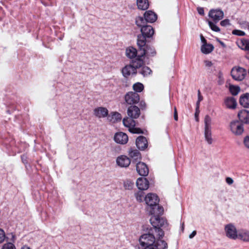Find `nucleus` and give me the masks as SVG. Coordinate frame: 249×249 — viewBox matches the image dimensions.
I'll return each mask as SVG.
<instances>
[{
	"label": "nucleus",
	"instance_id": "26",
	"mask_svg": "<svg viewBox=\"0 0 249 249\" xmlns=\"http://www.w3.org/2000/svg\"><path fill=\"white\" fill-rule=\"evenodd\" d=\"M107 119L112 123H115L121 121L122 116L121 114L118 112H113L111 113V115L108 116Z\"/></svg>",
	"mask_w": 249,
	"mask_h": 249
},
{
	"label": "nucleus",
	"instance_id": "35",
	"mask_svg": "<svg viewBox=\"0 0 249 249\" xmlns=\"http://www.w3.org/2000/svg\"><path fill=\"white\" fill-rule=\"evenodd\" d=\"M144 87L143 85L139 82L136 83L134 84L133 86V89L135 92H140L142 91Z\"/></svg>",
	"mask_w": 249,
	"mask_h": 249
},
{
	"label": "nucleus",
	"instance_id": "50",
	"mask_svg": "<svg viewBox=\"0 0 249 249\" xmlns=\"http://www.w3.org/2000/svg\"><path fill=\"white\" fill-rule=\"evenodd\" d=\"M198 13L202 16L204 15V9L202 7H198L197 9Z\"/></svg>",
	"mask_w": 249,
	"mask_h": 249
},
{
	"label": "nucleus",
	"instance_id": "46",
	"mask_svg": "<svg viewBox=\"0 0 249 249\" xmlns=\"http://www.w3.org/2000/svg\"><path fill=\"white\" fill-rule=\"evenodd\" d=\"M5 233L3 230L0 229V243H2L5 239Z\"/></svg>",
	"mask_w": 249,
	"mask_h": 249
},
{
	"label": "nucleus",
	"instance_id": "1",
	"mask_svg": "<svg viewBox=\"0 0 249 249\" xmlns=\"http://www.w3.org/2000/svg\"><path fill=\"white\" fill-rule=\"evenodd\" d=\"M144 199L148 206L147 209L150 214L163 213V209L159 205L160 200L157 195L149 193L145 196Z\"/></svg>",
	"mask_w": 249,
	"mask_h": 249
},
{
	"label": "nucleus",
	"instance_id": "20",
	"mask_svg": "<svg viewBox=\"0 0 249 249\" xmlns=\"http://www.w3.org/2000/svg\"><path fill=\"white\" fill-rule=\"evenodd\" d=\"M94 115L98 118H104L108 115V110L104 107H98L95 108L94 110Z\"/></svg>",
	"mask_w": 249,
	"mask_h": 249
},
{
	"label": "nucleus",
	"instance_id": "16",
	"mask_svg": "<svg viewBox=\"0 0 249 249\" xmlns=\"http://www.w3.org/2000/svg\"><path fill=\"white\" fill-rule=\"evenodd\" d=\"M116 162L121 167H127L130 164V160L127 156L121 155L117 158Z\"/></svg>",
	"mask_w": 249,
	"mask_h": 249
},
{
	"label": "nucleus",
	"instance_id": "31",
	"mask_svg": "<svg viewBox=\"0 0 249 249\" xmlns=\"http://www.w3.org/2000/svg\"><path fill=\"white\" fill-rule=\"evenodd\" d=\"M148 22L147 20H146V18L144 17V18L142 17H138L136 18L135 23L139 27L142 28V27L145 26V24Z\"/></svg>",
	"mask_w": 249,
	"mask_h": 249
},
{
	"label": "nucleus",
	"instance_id": "39",
	"mask_svg": "<svg viewBox=\"0 0 249 249\" xmlns=\"http://www.w3.org/2000/svg\"><path fill=\"white\" fill-rule=\"evenodd\" d=\"M208 23L210 27L213 31L216 32H218L220 31L219 28L215 25L216 23L213 21L208 20Z\"/></svg>",
	"mask_w": 249,
	"mask_h": 249
},
{
	"label": "nucleus",
	"instance_id": "52",
	"mask_svg": "<svg viewBox=\"0 0 249 249\" xmlns=\"http://www.w3.org/2000/svg\"><path fill=\"white\" fill-rule=\"evenodd\" d=\"M204 64L206 66L210 67L213 65V63L211 61L209 60H205Z\"/></svg>",
	"mask_w": 249,
	"mask_h": 249
},
{
	"label": "nucleus",
	"instance_id": "29",
	"mask_svg": "<svg viewBox=\"0 0 249 249\" xmlns=\"http://www.w3.org/2000/svg\"><path fill=\"white\" fill-rule=\"evenodd\" d=\"M214 47L211 44H203L201 47V52L204 54L211 53L213 50Z\"/></svg>",
	"mask_w": 249,
	"mask_h": 249
},
{
	"label": "nucleus",
	"instance_id": "24",
	"mask_svg": "<svg viewBox=\"0 0 249 249\" xmlns=\"http://www.w3.org/2000/svg\"><path fill=\"white\" fill-rule=\"evenodd\" d=\"M225 106L229 108L234 109L237 105L236 101L232 97H227L225 99Z\"/></svg>",
	"mask_w": 249,
	"mask_h": 249
},
{
	"label": "nucleus",
	"instance_id": "53",
	"mask_svg": "<svg viewBox=\"0 0 249 249\" xmlns=\"http://www.w3.org/2000/svg\"><path fill=\"white\" fill-rule=\"evenodd\" d=\"M140 107L142 109H145L146 107V104L143 101H141L140 103Z\"/></svg>",
	"mask_w": 249,
	"mask_h": 249
},
{
	"label": "nucleus",
	"instance_id": "8",
	"mask_svg": "<svg viewBox=\"0 0 249 249\" xmlns=\"http://www.w3.org/2000/svg\"><path fill=\"white\" fill-rule=\"evenodd\" d=\"M208 16L212 21L216 23L223 18L224 13L220 9H213L209 11Z\"/></svg>",
	"mask_w": 249,
	"mask_h": 249
},
{
	"label": "nucleus",
	"instance_id": "32",
	"mask_svg": "<svg viewBox=\"0 0 249 249\" xmlns=\"http://www.w3.org/2000/svg\"><path fill=\"white\" fill-rule=\"evenodd\" d=\"M238 46L242 50L249 51V40L243 39L239 43Z\"/></svg>",
	"mask_w": 249,
	"mask_h": 249
},
{
	"label": "nucleus",
	"instance_id": "38",
	"mask_svg": "<svg viewBox=\"0 0 249 249\" xmlns=\"http://www.w3.org/2000/svg\"><path fill=\"white\" fill-rule=\"evenodd\" d=\"M134 186V182L130 180H126L124 182V187L125 189L131 190Z\"/></svg>",
	"mask_w": 249,
	"mask_h": 249
},
{
	"label": "nucleus",
	"instance_id": "62",
	"mask_svg": "<svg viewBox=\"0 0 249 249\" xmlns=\"http://www.w3.org/2000/svg\"><path fill=\"white\" fill-rule=\"evenodd\" d=\"M184 223H182V226H181V229H182V230L183 231L184 230Z\"/></svg>",
	"mask_w": 249,
	"mask_h": 249
},
{
	"label": "nucleus",
	"instance_id": "13",
	"mask_svg": "<svg viewBox=\"0 0 249 249\" xmlns=\"http://www.w3.org/2000/svg\"><path fill=\"white\" fill-rule=\"evenodd\" d=\"M114 140L118 143L124 144L127 142L128 137L125 133L119 132L115 134Z\"/></svg>",
	"mask_w": 249,
	"mask_h": 249
},
{
	"label": "nucleus",
	"instance_id": "51",
	"mask_svg": "<svg viewBox=\"0 0 249 249\" xmlns=\"http://www.w3.org/2000/svg\"><path fill=\"white\" fill-rule=\"evenodd\" d=\"M226 182L228 184H230V185L232 184L233 182V179L231 178H230V177L227 178H226Z\"/></svg>",
	"mask_w": 249,
	"mask_h": 249
},
{
	"label": "nucleus",
	"instance_id": "30",
	"mask_svg": "<svg viewBox=\"0 0 249 249\" xmlns=\"http://www.w3.org/2000/svg\"><path fill=\"white\" fill-rule=\"evenodd\" d=\"M129 155L135 160H140L141 159V155L140 152L137 149L131 148L129 151Z\"/></svg>",
	"mask_w": 249,
	"mask_h": 249
},
{
	"label": "nucleus",
	"instance_id": "45",
	"mask_svg": "<svg viewBox=\"0 0 249 249\" xmlns=\"http://www.w3.org/2000/svg\"><path fill=\"white\" fill-rule=\"evenodd\" d=\"M220 25L222 26H224V27L227 26L228 25H230V23L229 19H224L223 20H222L220 22Z\"/></svg>",
	"mask_w": 249,
	"mask_h": 249
},
{
	"label": "nucleus",
	"instance_id": "27",
	"mask_svg": "<svg viewBox=\"0 0 249 249\" xmlns=\"http://www.w3.org/2000/svg\"><path fill=\"white\" fill-rule=\"evenodd\" d=\"M238 237L244 241L249 242V231H240L238 234Z\"/></svg>",
	"mask_w": 249,
	"mask_h": 249
},
{
	"label": "nucleus",
	"instance_id": "22",
	"mask_svg": "<svg viewBox=\"0 0 249 249\" xmlns=\"http://www.w3.org/2000/svg\"><path fill=\"white\" fill-rule=\"evenodd\" d=\"M239 103L245 108H249V93H246L241 95L239 99Z\"/></svg>",
	"mask_w": 249,
	"mask_h": 249
},
{
	"label": "nucleus",
	"instance_id": "36",
	"mask_svg": "<svg viewBox=\"0 0 249 249\" xmlns=\"http://www.w3.org/2000/svg\"><path fill=\"white\" fill-rule=\"evenodd\" d=\"M229 90L231 94L235 96L238 94L240 90V89L238 86L231 85L229 88Z\"/></svg>",
	"mask_w": 249,
	"mask_h": 249
},
{
	"label": "nucleus",
	"instance_id": "40",
	"mask_svg": "<svg viewBox=\"0 0 249 249\" xmlns=\"http://www.w3.org/2000/svg\"><path fill=\"white\" fill-rule=\"evenodd\" d=\"M129 131L133 134H142L143 133L142 130L138 127L133 126L131 128L129 129Z\"/></svg>",
	"mask_w": 249,
	"mask_h": 249
},
{
	"label": "nucleus",
	"instance_id": "7",
	"mask_svg": "<svg viewBox=\"0 0 249 249\" xmlns=\"http://www.w3.org/2000/svg\"><path fill=\"white\" fill-rule=\"evenodd\" d=\"M139 47V53H138V58L140 59H142V57H143L145 55H147L148 56H154L156 53V51L155 49L150 46H149L146 44V42H145V45H143L142 47Z\"/></svg>",
	"mask_w": 249,
	"mask_h": 249
},
{
	"label": "nucleus",
	"instance_id": "63",
	"mask_svg": "<svg viewBox=\"0 0 249 249\" xmlns=\"http://www.w3.org/2000/svg\"><path fill=\"white\" fill-rule=\"evenodd\" d=\"M199 103H200V102H198V101H197V103H196L197 106L198 107V106H199Z\"/></svg>",
	"mask_w": 249,
	"mask_h": 249
},
{
	"label": "nucleus",
	"instance_id": "59",
	"mask_svg": "<svg viewBox=\"0 0 249 249\" xmlns=\"http://www.w3.org/2000/svg\"><path fill=\"white\" fill-rule=\"evenodd\" d=\"M21 249H31L30 248L26 245L22 247Z\"/></svg>",
	"mask_w": 249,
	"mask_h": 249
},
{
	"label": "nucleus",
	"instance_id": "57",
	"mask_svg": "<svg viewBox=\"0 0 249 249\" xmlns=\"http://www.w3.org/2000/svg\"><path fill=\"white\" fill-rule=\"evenodd\" d=\"M10 235H11V237H12L11 240H12L13 242H14V241H15V238H16V236H15V235L14 234H13V233H11V234H10Z\"/></svg>",
	"mask_w": 249,
	"mask_h": 249
},
{
	"label": "nucleus",
	"instance_id": "56",
	"mask_svg": "<svg viewBox=\"0 0 249 249\" xmlns=\"http://www.w3.org/2000/svg\"><path fill=\"white\" fill-rule=\"evenodd\" d=\"M201 40L203 43V44H207V40L202 35H201Z\"/></svg>",
	"mask_w": 249,
	"mask_h": 249
},
{
	"label": "nucleus",
	"instance_id": "21",
	"mask_svg": "<svg viewBox=\"0 0 249 249\" xmlns=\"http://www.w3.org/2000/svg\"><path fill=\"white\" fill-rule=\"evenodd\" d=\"M139 50L137 51L135 48L133 47H129L126 49L125 54L126 56L130 58L133 59L138 58Z\"/></svg>",
	"mask_w": 249,
	"mask_h": 249
},
{
	"label": "nucleus",
	"instance_id": "15",
	"mask_svg": "<svg viewBox=\"0 0 249 249\" xmlns=\"http://www.w3.org/2000/svg\"><path fill=\"white\" fill-rule=\"evenodd\" d=\"M136 170L138 174L142 176H146L149 173V169L145 163L139 162L136 165Z\"/></svg>",
	"mask_w": 249,
	"mask_h": 249
},
{
	"label": "nucleus",
	"instance_id": "23",
	"mask_svg": "<svg viewBox=\"0 0 249 249\" xmlns=\"http://www.w3.org/2000/svg\"><path fill=\"white\" fill-rule=\"evenodd\" d=\"M144 17L147 21L150 23L155 22L157 19V15L152 11H147L144 13Z\"/></svg>",
	"mask_w": 249,
	"mask_h": 249
},
{
	"label": "nucleus",
	"instance_id": "14",
	"mask_svg": "<svg viewBox=\"0 0 249 249\" xmlns=\"http://www.w3.org/2000/svg\"><path fill=\"white\" fill-rule=\"evenodd\" d=\"M127 113L129 117L137 119L140 115V109L136 106H131L127 108Z\"/></svg>",
	"mask_w": 249,
	"mask_h": 249
},
{
	"label": "nucleus",
	"instance_id": "48",
	"mask_svg": "<svg viewBox=\"0 0 249 249\" xmlns=\"http://www.w3.org/2000/svg\"><path fill=\"white\" fill-rule=\"evenodd\" d=\"M21 159L22 162L26 164L27 163V157L26 155H22L21 156Z\"/></svg>",
	"mask_w": 249,
	"mask_h": 249
},
{
	"label": "nucleus",
	"instance_id": "4",
	"mask_svg": "<svg viewBox=\"0 0 249 249\" xmlns=\"http://www.w3.org/2000/svg\"><path fill=\"white\" fill-rule=\"evenodd\" d=\"M211 122V117L208 115H206L204 118V136L206 141L209 144L213 142Z\"/></svg>",
	"mask_w": 249,
	"mask_h": 249
},
{
	"label": "nucleus",
	"instance_id": "11",
	"mask_svg": "<svg viewBox=\"0 0 249 249\" xmlns=\"http://www.w3.org/2000/svg\"><path fill=\"white\" fill-rule=\"evenodd\" d=\"M225 230L227 237L231 239H236L238 238V234L236 228L232 224L225 226Z\"/></svg>",
	"mask_w": 249,
	"mask_h": 249
},
{
	"label": "nucleus",
	"instance_id": "34",
	"mask_svg": "<svg viewBox=\"0 0 249 249\" xmlns=\"http://www.w3.org/2000/svg\"><path fill=\"white\" fill-rule=\"evenodd\" d=\"M156 244L158 246V249H166L168 247L167 244L164 240L158 239L156 241Z\"/></svg>",
	"mask_w": 249,
	"mask_h": 249
},
{
	"label": "nucleus",
	"instance_id": "3",
	"mask_svg": "<svg viewBox=\"0 0 249 249\" xmlns=\"http://www.w3.org/2000/svg\"><path fill=\"white\" fill-rule=\"evenodd\" d=\"M141 35H139L137 37V45L142 47L143 45H145L146 39L152 36L154 31L151 26L145 25L141 28Z\"/></svg>",
	"mask_w": 249,
	"mask_h": 249
},
{
	"label": "nucleus",
	"instance_id": "6",
	"mask_svg": "<svg viewBox=\"0 0 249 249\" xmlns=\"http://www.w3.org/2000/svg\"><path fill=\"white\" fill-rule=\"evenodd\" d=\"M162 214H153V216L150 219V223L153 226V228L163 227L167 225V222L166 220L160 217V215Z\"/></svg>",
	"mask_w": 249,
	"mask_h": 249
},
{
	"label": "nucleus",
	"instance_id": "61",
	"mask_svg": "<svg viewBox=\"0 0 249 249\" xmlns=\"http://www.w3.org/2000/svg\"><path fill=\"white\" fill-rule=\"evenodd\" d=\"M246 57L249 60V53L246 55Z\"/></svg>",
	"mask_w": 249,
	"mask_h": 249
},
{
	"label": "nucleus",
	"instance_id": "19",
	"mask_svg": "<svg viewBox=\"0 0 249 249\" xmlns=\"http://www.w3.org/2000/svg\"><path fill=\"white\" fill-rule=\"evenodd\" d=\"M136 184L141 191L145 190L149 187V182L145 178H139L136 181Z\"/></svg>",
	"mask_w": 249,
	"mask_h": 249
},
{
	"label": "nucleus",
	"instance_id": "12",
	"mask_svg": "<svg viewBox=\"0 0 249 249\" xmlns=\"http://www.w3.org/2000/svg\"><path fill=\"white\" fill-rule=\"evenodd\" d=\"M230 128L232 132L236 135L241 134L244 131L243 125L237 121L231 122Z\"/></svg>",
	"mask_w": 249,
	"mask_h": 249
},
{
	"label": "nucleus",
	"instance_id": "41",
	"mask_svg": "<svg viewBox=\"0 0 249 249\" xmlns=\"http://www.w3.org/2000/svg\"><path fill=\"white\" fill-rule=\"evenodd\" d=\"M2 249H16L15 245L12 243H7L4 244Z\"/></svg>",
	"mask_w": 249,
	"mask_h": 249
},
{
	"label": "nucleus",
	"instance_id": "58",
	"mask_svg": "<svg viewBox=\"0 0 249 249\" xmlns=\"http://www.w3.org/2000/svg\"><path fill=\"white\" fill-rule=\"evenodd\" d=\"M198 113H197V110H196V113H195V117H196V120L197 121H198Z\"/></svg>",
	"mask_w": 249,
	"mask_h": 249
},
{
	"label": "nucleus",
	"instance_id": "28",
	"mask_svg": "<svg viewBox=\"0 0 249 249\" xmlns=\"http://www.w3.org/2000/svg\"><path fill=\"white\" fill-rule=\"evenodd\" d=\"M138 8L142 10H145L149 7L148 0H137Z\"/></svg>",
	"mask_w": 249,
	"mask_h": 249
},
{
	"label": "nucleus",
	"instance_id": "43",
	"mask_svg": "<svg viewBox=\"0 0 249 249\" xmlns=\"http://www.w3.org/2000/svg\"><path fill=\"white\" fill-rule=\"evenodd\" d=\"M232 34L238 36H244L246 35L244 31L239 30H233L232 32Z\"/></svg>",
	"mask_w": 249,
	"mask_h": 249
},
{
	"label": "nucleus",
	"instance_id": "17",
	"mask_svg": "<svg viewBox=\"0 0 249 249\" xmlns=\"http://www.w3.org/2000/svg\"><path fill=\"white\" fill-rule=\"evenodd\" d=\"M238 117L242 123L249 124V111L242 109L238 113Z\"/></svg>",
	"mask_w": 249,
	"mask_h": 249
},
{
	"label": "nucleus",
	"instance_id": "37",
	"mask_svg": "<svg viewBox=\"0 0 249 249\" xmlns=\"http://www.w3.org/2000/svg\"><path fill=\"white\" fill-rule=\"evenodd\" d=\"M156 234V236H158L159 239L162 238L164 236V232L163 230L160 228H155L152 230Z\"/></svg>",
	"mask_w": 249,
	"mask_h": 249
},
{
	"label": "nucleus",
	"instance_id": "10",
	"mask_svg": "<svg viewBox=\"0 0 249 249\" xmlns=\"http://www.w3.org/2000/svg\"><path fill=\"white\" fill-rule=\"evenodd\" d=\"M231 75L233 79L237 81H241L244 79L246 71L242 68H233L231 71Z\"/></svg>",
	"mask_w": 249,
	"mask_h": 249
},
{
	"label": "nucleus",
	"instance_id": "47",
	"mask_svg": "<svg viewBox=\"0 0 249 249\" xmlns=\"http://www.w3.org/2000/svg\"><path fill=\"white\" fill-rule=\"evenodd\" d=\"M244 143L245 146L249 149V136H247L244 138Z\"/></svg>",
	"mask_w": 249,
	"mask_h": 249
},
{
	"label": "nucleus",
	"instance_id": "55",
	"mask_svg": "<svg viewBox=\"0 0 249 249\" xmlns=\"http://www.w3.org/2000/svg\"><path fill=\"white\" fill-rule=\"evenodd\" d=\"M196 234V231H193L190 235H189V238H193Z\"/></svg>",
	"mask_w": 249,
	"mask_h": 249
},
{
	"label": "nucleus",
	"instance_id": "2",
	"mask_svg": "<svg viewBox=\"0 0 249 249\" xmlns=\"http://www.w3.org/2000/svg\"><path fill=\"white\" fill-rule=\"evenodd\" d=\"M144 65L142 59L136 58L132 61V64L124 66L122 70L123 76L126 78L131 74H135L137 73V69L140 68Z\"/></svg>",
	"mask_w": 249,
	"mask_h": 249
},
{
	"label": "nucleus",
	"instance_id": "60",
	"mask_svg": "<svg viewBox=\"0 0 249 249\" xmlns=\"http://www.w3.org/2000/svg\"><path fill=\"white\" fill-rule=\"evenodd\" d=\"M220 44H221V45H222L223 47H225V44H224L223 42H222V41H220Z\"/></svg>",
	"mask_w": 249,
	"mask_h": 249
},
{
	"label": "nucleus",
	"instance_id": "54",
	"mask_svg": "<svg viewBox=\"0 0 249 249\" xmlns=\"http://www.w3.org/2000/svg\"><path fill=\"white\" fill-rule=\"evenodd\" d=\"M203 100V97L201 95L200 91L199 90H198V102H200Z\"/></svg>",
	"mask_w": 249,
	"mask_h": 249
},
{
	"label": "nucleus",
	"instance_id": "44",
	"mask_svg": "<svg viewBox=\"0 0 249 249\" xmlns=\"http://www.w3.org/2000/svg\"><path fill=\"white\" fill-rule=\"evenodd\" d=\"M142 249H158V246L156 243L148 245L142 248Z\"/></svg>",
	"mask_w": 249,
	"mask_h": 249
},
{
	"label": "nucleus",
	"instance_id": "18",
	"mask_svg": "<svg viewBox=\"0 0 249 249\" xmlns=\"http://www.w3.org/2000/svg\"><path fill=\"white\" fill-rule=\"evenodd\" d=\"M136 144L140 150H144L148 145L147 141L145 137L142 136L138 137L136 140Z\"/></svg>",
	"mask_w": 249,
	"mask_h": 249
},
{
	"label": "nucleus",
	"instance_id": "9",
	"mask_svg": "<svg viewBox=\"0 0 249 249\" xmlns=\"http://www.w3.org/2000/svg\"><path fill=\"white\" fill-rule=\"evenodd\" d=\"M124 100L127 105H134L140 101V95L138 93L129 91L124 95Z\"/></svg>",
	"mask_w": 249,
	"mask_h": 249
},
{
	"label": "nucleus",
	"instance_id": "33",
	"mask_svg": "<svg viewBox=\"0 0 249 249\" xmlns=\"http://www.w3.org/2000/svg\"><path fill=\"white\" fill-rule=\"evenodd\" d=\"M139 73L144 77L147 76L152 73V70L147 66H143L140 70Z\"/></svg>",
	"mask_w": 249,
	"mask_h": 249
},
{
	"label": "nucleus",
	"instance_id": "64",
	"mask_svg": "<svg viewBox=\"0 0 249 249\" xmlns=\"http://www.w3.org/2000/svg\"><path fill=\"white\" fill-rule=\"evenodd\" d=\"M249 29V27H248Z\"/></svg>",
	"mask_w": 249,
	"mask_h": 249
},
{
	"label": "nucleus",
	"instance_id": "42",
	"mask_svg": "<svg viewBox=\"0 0 249 249\" xmlns=\"http://www.w3.org/2000/svg\"><path fill=\"white\" fill-rule=\"evenodd\" d=\"M143 193L142 191H139L135 194V196L138 201L141 202L142 201L143 198Z\"/></svg>",
	"mask_w": 249,
	"mask_h": 249
},
{
	"label": "nucleus",
	"instance_id": "49",
	"mask_svg": "<svg viewBox=\"0 0 249 249\" xmlns=\"http://www.w3.org/2000/svg\"><path fill=\"white\" fill-rule=\"evenodd\" d=\"M174 118L175 120L177 121L178 120V115L177 108L176 107H174Z\"/></svg>",
	"mask_w": 249,
	"mask_h": 249
},
{
	"label": "nucleus",
	"instance_id": "5",
	"mask_svg": "<svg viewBox=\"0 0 249 249\" xmlns=\"http://www.w3.org/2000/svg\"><path fill=\"white\" fill-rule=\"evenodd\" d=\"M152 233H148L142 234L139 239V242L142 248L156 243V239L153 234L152 230Z\"/></svg>",
	"mask_w": 249,
	"mask_h": 249
},
{
	"label": "nucleus",
	"instance_id": "25",
	"mask_svg": "<svg viewBox=\"0 0 249 249\" xmlns=\"http://www.w3.org/2000/svg\"><path fill=\"white\" fill-rule=\"evenodd\" d=\"M134 119L129 117L124 118L123 120L124 125L125 127H128V129L131 128L133 126H135L136 123Z\"/></svg>",
	"mask_w": 249,
	"mask_h": 249
}]
</instances>
